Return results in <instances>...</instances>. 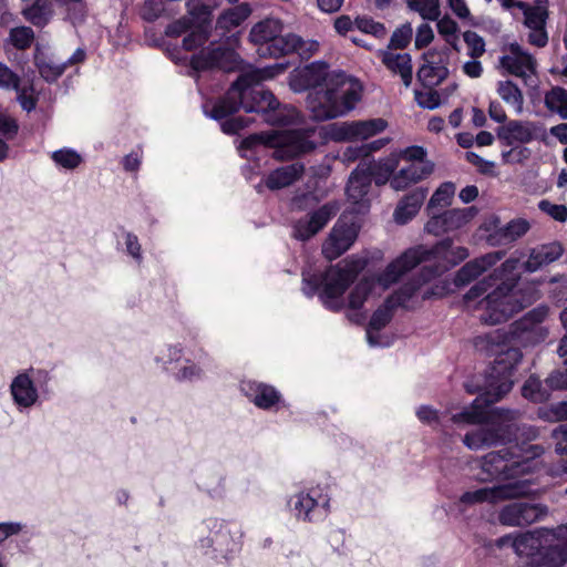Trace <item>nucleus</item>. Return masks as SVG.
<instances>
[{
    "label": "nucleus",
    "instance_id": "f257e3e1",
    "mask_svg": "<svg viewBox=\"0 0 567 567\" xmlns=\"http://www.w3.org/2000/svg\"><path fill=\"white\" fill-rule=\"evenodd\" d=\"M287 63H275L265 68H249L230 86L225 97L216 103L209 113L215 120H223L243 107L246 112L260 113L271 125H286L298 120L295 107L281 106L275 95L258 84L282 74Z\"/></svg>",
    "mask_w": 567,
    "mask_h": 567
},
{
    "label": "nucleus",
    "instance_id": "f03ea898",
    "mask_svg": "<svg viewBox=\"0 0 567 567\" xmlns=\"http://www.w3.org/2000/svg\"><path fill=\"white\" fill-rule=\"evenodd\" d=\"M295 92L311 89L307 105L313 118L326 121L346 115L354 109L361 97L359 82L343 72H330L323 62H315L296 70L289 78Z\"/></svg>",
    "mask_w": 567,
    "mask_h": 567
},
{
    "label": "nucleus",
    "instance_id": "7ed1b4c3",
    "mask_svg": "<svg viewBox=\"0 0 567 567\" xmlns=\"http://www.w3.org/2000/svg\"><path fill=\"white\" fill-rule=\"evenodd\" d=\"M518 264L517 259H507L501 268L464 295L465 307L471 311H481L478 317L484 323L504 322L539 298L535 288H530L527 295L514 290Z\"/></svg>",
    "mask_w": 567,
    "mask_h": 567
},
{
    "label": "nucleus",
    "instance_id": "20e7f679",
    "mask_svg": "<svg viewBox=\"0 0 567 567\" xmlns=\"http://www.w3.org/2000/svg\"><path fill=\"white\" fill-rule=\"evenodd\" d=\"M468 256L470 252L466 247L455 246L452 239L446 238L430 248L417 246L405 250L395 259V265L400 264L405 274L417 265L424 264L417 278H413L411 281L421 285L423 290L429 289L433 297L436 292L433 288L426 287L425 284L458 265Z\"/></svg>",
    "mask_w": 567,
    "mask_h": 567
},
{
    "label": "nucleus",
    "instance_id": "39448f33",
    "mask_svg": "<svg viewBox=\"0 0 567 567\" xmlns=\"http://www.w3.org/2000/svg\"><path fill=\"white\" fill-rule=\"evenodd\" d=\"M544 453L540 445H515L511 449L491 452L478 461L481 472L476 478L482 482L506 480L516 482L520 475L532 473L538 468L537 460ZM528 492L530 491V481Z\"/></svg>",
    "mask_w": 567,
    "mask_h": 567
},
{
    "label": "nucleus",
    "instance_id": "423d86ee",
    "mask_svg": "<svg viewBox=\"0 0 567 567\" xmlns=\"http://www.w3.org/2000/svg\"><path fill=\"white\" fill-rule=\"evenodd\" d=\"M364 267V259L353 256L348 257L328 268L320 277L303 275L302 291L308 297L319 292V298L327 309L340 311L346 306L343 295L347 288Z\"/></svg>",
    "mask_w": 567,
    "mask_h": 567
},
{
    "label": "nucleus",
    "instance_id": "0eeeda50",
    "mask_svg": "<svg viewBox=\"0 0 567 567\" xmlns=\"http://www.w3.org/2000/svg\"><path fill=\"white\" fill-rule=\"evenodd\" d=\"M468 393L473 394L480 392L478 396L471 403L470 406L463 411L455 413L451 416V421L457 426L483 424L491 420L492 424L501 423L502 421L514 422L518 419L517 411L495 409L488 411L487 406L499 401L505 394L512 390V382L503 380L498 385V391H494V383L484 385L483 388H473L468 383L465 384Z\"/></svg>",
    "mask_w": 567,
    "mask_h": 567
},
{
    "label": "nucleus",
    "instance_id": "6e6552de",
    "mask_svg": "<svg viewBox=\"0 0 567 567\" xmlns=\"http://www.w3.org/2000/svg\"><path fill=\"white\" fill-rule=\"evenodd\" d=\"M548 312L547 306H538L513 323L509 332L496 330L485 337H477L475 344L483 349L482 343L486 342L491 346L486 350L495 352L494 347L501 344L517 342L527 346L544 341L548 336V329L542 323L547 318Z\"/></svg>",
    "mask_w": 567,
    "mask_h": 567
},
{
    "label": "nucleus",
    "instance_id": "1a4fd4ad",
    "mask_svg": "<svg viewBox=\"0 0 567 567\" xmlns=\"http://www.w3.org/2000/svg\"><path fill=\"white\" fill-rule=\"evenodd\" d=\"M312 134L311 128L252 134L243 140L240 148L250 150L262 145L274 148L275 158L286 159L313 150L315 143L310 140Z\"/></svg>",
    "mask_w": 567,
    "mask_h": 567
},
{
    "label": "nucleus",
    "instance_id": "9d476101",
    "mask_svg": "<svg viewBox=\"0 0 567 567\" xmlns=\"http://www.w3.org/2000/svg\"><path fill=\"white\" fill-rule=\"evenodd\" d=\"M431 297L432 292L429 289L423 290L421 285H415L413 281H408L404 284L372 315L367 329L368 343L371 347L388 346L389 342L383 341L379 334V331L390 322L393 309L396 307L410 308L415 302L429 299Z\"/></svg>",
    "mask_w": 567,
    "mask_h": 567
},
{
    "label": "nucleus",
    "instance_id": "9b49d317",
    "mask_svg": "<svg viewBox=\"0 0 567 567\" xmlns=\"http://www.w3.org/2000/svg\"><path fill=\"white\" fill-rule=\"evenodd\" d=\"M554 535L550 529H537L517 535H506L496 540L499 548L512 547L517 556L536 567H556L551 542Z\"/></svg>",
    "mask_w": 567,
    "mask_h": 567
},
{
    "label": "nucleus",
    "instance_id": "f8f14e48",
    "mask_svg": "<svg viewBox=\"0 0 567 567\" xmlns=\"http://www.w3.org/2000/svg\"><path fill=\"white\" fill-rule=\"evenodd\" d=\"M403 275L404 271L402 270L401 265H395L394 259L377 278H363L359 281L351 290L348 298V319L352 322L361 323L365 319L364 313L360 311L364 302L380 297Z\"/></svg>",
    "mask_w": 567,
    "mask_h": 567
},
{
    "label": "nucleus",
    "instance_id": "ddd939ff",
    "mask_svg": "<svg viewBox=\"0 0 567 567\" xmlns=\"http://www.w3.org/2000/svg\"><path fill=\"white\" fill-rule=\"evenodd\" d=\"M289 507L298 520L320 522L330 513V496L323 489L312 487L292 495Z\"/></svg>",
    "mask_w": 567,
    "mask_h": 567
},
{
    "label": "nucleus",
    "instance_id": "4468645a",
    "mask_svg": "<svg viewBox=\"0 0 567 567\" xmlns=\"http://www.w3.org/2000/svg\"><path fill=\"white\" fill-rule=\"evenodd\" d=\"M528 494L527 481H516L493 487H483L467 491L460 497V504L473 506L482 503H498L502 501L522 497Z\"/></svg>",
    "mask_w": 567,
    "mask_h": 567
},
{
    "label": "nucleus",
    "instance_id": "2eb2a0df",
    "mask_svg": "<svg viewBox=\"0 0 567 567\" xmlns=\"http://www.w3.org/2000/svg\"><path fill=\"white\" fill-rule=\"evenodd\" d=\"M358 233L357 223L346 215L341 216L323 243L322 252L326 258L333 260L340 257L353 245Z\"/></svg>",
    "mask_w": 567,
    "mask_h": 567
},
{
    "label": "nucleus",
    "instance_id": "dca6fc26",
    "mask_svg": "<svg viewBox=\"0 0 567 567\" xmlns=\"http://www.w3.org/2000/svg\"><path fill=\"white\" fill-rule=\"evenodd\" d=\"M481 425L480 429L464 435L463 443L467 449L481 450L509 439L516 429V421L492 424L489 420Z\"/></svg>",
    "mask_w": 567,
    "mask_h": 567
},
{
    "label": "nucleus",
    "instance_id": "f3484780",
    "mask_svg": "<svg viewBox=\"0 0 567 567\" xmlns=\"http://www.w3.org/2000/svg\"><path fill=\"white\" fill-rule=\"evenodd\" d=\"M477 215L475 207L453 208L442 214H433L426 221L424 229L426 233L441 236L447 233L456 231L468 225Z\"/></svg>",
    "mask_w": 567,
    "mask_h": 567
},
{
    "label": "nucleus",
    "instance_id": "a211bd4d",
    "mask_svg": "<svg viewBox=\"0 0 567 567\" xmlns=\"http://www.w3.org/2000/svg\"><path fill=\"white\" fill-rule=\"evenodd\" d=\"M449 50L431 49L423 54V64L417 71V80L424 87L440 85L449 75Z\"/></svg>",
    "mask_w": 567,
    "mask_h": 567
},
{
    "label": "nucleus",
    "instance_id": "6ab92c4d",
    "mask_svg": "<svg viewBox=\"0 0 567 567\" xmlns=\"http://www.w3.org/2000/svg\"><path fill=\"white\" fill-rule=\"evenodd\" d=\"M503 52L498 65L504 72L522 79H527L536 73L535 58L517 42L504 47Z\"/></svg>",
    "mask_w": 567,
    "mask_h": 567
},
{
    "label": "nucleus",
    "instance_id": "aec40b11",
    "mask_svg": "<svg viewBox=\"0 0 567 567\" xmlns=\"http://www.w3.org/2000/svg\"><path fill=\"white\" fill-rule=\"evenodd\" d=\"M547 515V507L542 504L511 503L498 514V520L506 526H526L540 520Z\"/></svg>",
    "mask_w": 567,
    "mask_h": 567
},
{
    "label": "nucleus",
    "instance_id": "412c9836",
    "mask_svg": "<svg viewBox=\"0 0 567 567\" xmlns=\"http://www.w3.org/2000/svg\"><path fill=\"white\" fill-rule=\"evenodd\" d=\"M544 133L542 125L536 122L512 120L498 128L497 136L503 144L514 146L528 144Z\"/></svg>",
    "mask_w": 567,
    "mask_h": 567
},
{
    "label": "nucleus",
    "instance_id": "4be33fe9",
    "mask_svg": "<svg viewBox=\"0 0 567 567\" xmlns=\"http://www.w3.org/2000/svg\"><path fill=\"white\" fill-rule=\"evenodd\" d=\"M41 377L47 379L48 373L41 370L34 371L33 369L23 371L14 377L10 384V392L13 402L19 409H29L37 403L39 393L33 379L39 380Z\"/></svg>",
    "mask_w": 567,
    "mask_h": 567
},
{
    "label": "nucleus",
    "instance_id": "5701e85b",
    "mask_svg": "<svg viewBox=\"0 0 567 567\" xmlns=\"http://www.w3.org/2000/svg\"><path fill=\"white\" fill-rule=\"evenodd\" d=\"M240 58L234 50L220 47L208 48L192 59V65L196 71L212 68L234 71L240 66Z\"/></svg>",
    "mask_w": 567,
    "mask_h": 567
},
{
    "label": "nucleus",
    "instance_id": "b1692460",
    "mask_svg": "<svg viewBox=\"0 0 567 567\" xmlns=\"http://www.w3.org/2000/svg\"><path fill=\"white\" fill-rule=\"evenodd\" d=\"M371 173L359 165L350 175L347 185L348 200L355 213H364L370 206Z\"/></svg>",
    "mask_w": 567,
    "mask_h": 567
},
{
    "label": "nucleus",
    "instance_id": "393cba45",
    "mask_svg": "<svg viewBox=\"0 0 567 567\" xmlns=\"http://www.w3.org/2000/svg\"><path fill=\"white\" fill-rule=\"evenodd\" d=\"M337 203H328L309 216L299 219L293 226V236L300 240H307L319 233L328 221L338 213Z\"/></svg>",
    "mask_w": 567,
    "mask_h": 567
},
{
    "label": "nucleus",
    "instance_id": "a878e982",
    "mask_svg": "<svg viewBox=\"0 0 567 567\" xmlns=\"http://www.w3.org/2000/svg\"><path fill=\"white\" fill-rule=\"evenodd\" d=\"M386 125L383 118L344 122L334 128L333 136L342 141H363L383 132Z\"/></svg>",
    "mask_w": 567,
    "mask_h": 567
},
{
    "label": "nucleus",
    "instance_id": "bb28decb",
    "mask_svg": "<svg viewBox=\"0 0 567 567\" xmlns=\"http://www.w3.org/2000/svg\"><path fill=\"white\" fill-rule=\"evenodd\" d=\"M434 171L432 162H415L401 167L390 179L394 190H404L427 178Z\"/></svg>",
    "mask_w": 567,
    "mask_h": 567
},
{
    "label": "nucleus",
    "instance_id": "cd10ccee",
    "mask_svg": "<svg viewBox=\"0 0 567 567\" xmlns=\"http://www.w3.org/2000/svg\"><path fill=\"white\" fill-rule=\"evenodd\" d=\"M520 360L522 353L515 347H509L498 352L485 385L492 382L494 383V391H498V385L503 380L507 379L513 383L512 371Z\"/></svg>",
    "mask_w": 567,
    "mask_h": 567
},
{
    "label": "nucleus",
    "instance_id": "c85d7f7f",
    "mask_svg": "<svg viewBox=\"0 0 567 567\" xmlns=\"http://www.w3.org/2000/svg\"><path fill=\"white\" fill-rule=\"evenodd\" d=\"M503 257L502 252H489L473 260L467 261L460 268L454 277V284L463 287L478 278L483 272L493 267Z\"/></svg>",
    "mask_w": 567,
    "mask_h": 567
},
{
    "label": "nucleus",
    "instance_id": "c756f323",
    "mask_svg": "<svg viewBox=\"0 0 567 567\" xmlns=\"http://www.w3.org/2000/svg\"><path fill=\"white\" fill-rule=\"evenodd\" d=\"M305 173L303 164L296 162L272 169L262 181L270 190H279L291 186L299 181Z\"/></svg>",
    "mask_w": 567,
    "mask_h": 567
},
{
    "label": "nucleus",
    "instance_id": "7c9ffc66",
    "mask_svg": "<svg viewBox=\"0 0 567 567\" xmlns=\"http://www.w3.org/2000/svg\"><path fill=\"white\" fill-rule=\"evenodd\" d=\"M241 391L257 408L268 410L280 401V393L271 385L255 381L241 383Z\"/></svg>",
    "mask_w": 567,
    "mask_h": 567
},
{
    "label": "nucleus",
    "instance_id": "2f4dec72",
    "mask_svg": "<svg viewBox=\"0 0 567 567\" xmlns=\"http://www.w3.org/2000/svg\"><path fill=\"white\" fill-rule=\"evenodd\" d=\"M382 63L393 74L400 75L403 84L409 87L412 83V60L408 53H396L390 50L379 51Z\"/></svg>",
    "mask_w": 567,
    "mask_h": 567
},
{
    "label": "nucleus",
    "instance_id": "473e14b6",
    "mask_svg": "<svg viewBox=\"0 0 567 567\" xmlns=\"http://www.w3.org/2000/svg\"><path fill=\"white\" fill-rule=\"evenodd\" d=\"M427 195L426 188H416L405 195L399 203L393 213L395 223L404 225L413 219L421 209Z\"/></svg>",
    "mask_w": 567,
    "mask_h": 567
},
{
    "label": "nucleus",
    "instance_id": "72a5a7b5",
    "mask_svg": "<svg viewBox=\"0 0 567 567\" xmlns=\"http://www.w3.org/2000/svg\"><path fill=\"white\" fill-rule=\"evenodd\" d=\"M563 255V248L557 243L543 245L530 251L528 259L525 261V269L529 272L538 270L540 267L557 260Z\"/></svg>",
    "mask_w": 567,
    "mask_h": 567
},
{
    "label": "nucleus",
    "instance_id": "f704fd0d",
    "mask_svg": "<svg viewBox=\"0 0 567 567\" xmlns=\"http://www.w3.org/2000/svg\"><path fill=\"white\" fill-rule=\"evenodd\" d=\"M282 32V23L278 19L268 18L258 23H256L250 32L249 39L252 43L258 44L260 47H267L270 44L274 39L281 34Z\"/></svg>",
    "mask_w": 567,
    "mask_h": 567
},
{
    "label": "nucleus",
    "instance_id": "c9c22d12",
    "mask_svg": "<svg viewBox=\"0 0 567 567\" xmlns=\"http://www.w3.org/2000/svg\"><path fill=\"white\" fill-rule=\"evenodd\" d=\"M251 12L252 8L250 3H238L235 7L226 9L219 14L216 21V28L225 32L238 28L245 20L249 18Z\"/></svg>",
    "mask_w": 567,
    "mask_h": 567
},
{
    "label": "nucleus",
    "instance_id": "e433bc0d",
    "mask_svg": "<svg viewBox=\"0 0 567 567\" xmlns=\"http://www.w3.org/2000/svg\"><path fill=\"white\" fill-rule=\"evenodd\" d=\"M548 0H535L534 6L525 2L517 3V8L524 13V24L527 29L546 27L548 18Z\"/></svg>",
    "mask_w": 567,
    "mask_h": 567
},
{
    "label": "nucleus",
    "instance_id": "4c0bfd02",
    "mask_svg": "<svg viewBox=\"0 0 567 567\" xmlns=\"http://www.w3.org/2000/svg\"><path fill=\"white\" fill-rule=\"evenodd\" d=\"M299 42V35L288 33L286 35H277L267 47H260L258 54L260 56L278 58L295 52L296 43Z\"/></svg>",
    "mask_w": 567,
    "mask_h": 567
},
{
    "label": "nucleus",
    "instance_id": "58836bf2",
    "mask_svg": "<svg viewBox=\"0 0 567 567\" xmlns=\"http://www.w3.org/2000/svg\"><path fill=\"white\" fill-rule=\"evenodd\" d=\"M499 97L514 110L516 114L524 111V95L520 89L509 80L499 81L496 86Z\"/></svg>",
    "mask_w": 567,
    "mask_h": 567
},
{
    "label": "nucleus",
    "instance_id": "ea45409f",
    "mask_svg": "<svg viewBox=\"0 0 567 567\" xmlns=\"http://www.w3.org/2000/svg\"><path fill=\"white\" fill-rule=\"evenodd\" d=\"M53 13L50 0H35L22 10L23 17L35 27L45 25Z\"/></svg>",
    "mask_w": 567,
    "mask_h": 567
},
{
    "label": "nucleus",
    "instance_id": "a19ab883",
    "mask_svg": "<svg viewBox=\"0 0 567 567\" xmlns=\"http://www.w3.org/2000/svg\"><path fill=\"white\" fill-rule=\"evenodd\" d=\"M34 62L40 75L48 82H54L58 80L66 68V63H58L52 58L44 55L40 51H37Z\"/></svg>",
    "mask_w": 567,
    "mask_h": 567
},
{
    "label": "nucleus",
    "instance_id": "79ce46f5",
    "mask_svg": "<svg viewBox=\"0 0 567 567\" xmlns=\"http://www.w3.org/2000/svg\"><path fill=\"white\" fill-rule=\"evenodd\" d=\"M456 187L452 182L442 183L431 196L426 209L432 216L435 209H441L452 204Z\"/></svg>",
    "mask_w": 567,
    "mask_h": 567
},
{
    "label": "nucleus",
    "instance_id": "37998d69",
    "mask_svg": "<svg viewBox=\"0 0 567 567\" xmlns=\"http://www.w3.org/2000/svg\"><path fill=\"white\" fill-rule=\"evenodd\" d=\"M554 535L551 542L554 558H551L554 566L558 567L567 560V524L550 529Z\"/></svg>",
    "mask_w": 567,
    "mask_h": 567
},
{
    "label": "nucleus",
    "instance_id": "c03bdc74",
    "mask_svg": "<svg viewBox=\"0 0 567 567\" xmlns=\"http://www.w3.org/2000/svg\"><path fill=\"white\" fill-rule=\"evenodd\" d=\"M545 105L561 118L567 120V90L556 86L545 95Z\"/></svg>",
    "mask_w": 567,
    "mask_h": 567
},
{
    "label": "nucleus",
    "instance_id": "a18cd8bd",
    "mask_svg": "<svg viewBox=\"0 0 567 567\" xmlns=\"http://www.w3.org/2000/svg\"><path fill=\"white\" fill-rule=\"evenodd\" d=\"M50 157L58 167L63 169H75L83 162L82 155L69 147L52 152Z\"/></svg>",
    "mask_w": 567,
    "mask_h": 567
},
{
    "label": "nucleus",
    "instance_id": "49530a36",
    "mask_svg": "<svg viewBox=\"0 0 567 567\" xmlns=\"http://www.w3.org/2000/svg\"><path fill=\"white\" fill-rule=\"evenodd\" d=\"M549 391L547 386H543L542 381L536 377H529L522 388L523 396L533 402L547 401L550 396Z\"/></svg>",
    "mask_w": 567,
    "mask_h": 567
},
{
    "label": "nucleus",
    "instance_id": "de8ad7c7",
    "mask_svg": "<svg viewBox=\"0 0 567 567\" xmlns=\"http://www.w3.org/2000/svg\"><path fill=\"white\" fill-rule=\"evenodd\" d=\"M34 31L30 27L20 25L9 32L8 42L17 50H25L34 41Z\"/></svg>",
    "mask_w": 567,
    "mask_h": 567
},
{
    "label": "nucleus",
    "instance_id": "09e8293b",
    "mask_svg": "<svg viewBox=\"0 0 567 567\" xmlns=\"http://www.w3.org/2000/svg\"><path fill=\"white\" fill-rule=\"evenodd\" d=\"M408 4L424 20H437L441 13L439 0H408Z\"/></svg>",
    "mask_w": 567,
    "mask_h": 567
},
{
    "label": "nucleus",
    "instance_id": "8fccbe9b",
    "mask_svg": "<svg viewBox=\"0 0 567 567\" xmlns=\"http://www.w3.org/2000/svg\"><path fill=\"white\" fill-rule=\"evenodd\" d=\"M530 228V224L523 218L513 219L503 228V239L514 241L524 236Z\"/></svg>",
    "mask_w": 567,
    "mask_h": 567
},
{
    "label": "nucleus",
    "instance_id": "3c124183",
    "mask_svg": "<svg viewBox=\"0 0 567 567\" xmlns=\"http://www.w3.org/2000/svg\"><path fill=\"white\" fill-rule=\"evenodd\" d=\"M355 27L358 30L368 34H372L379 39H382L386 35V29L382 23L367 17H357Z\"/></svg>",
    "mask_w": 567,
    "mask_h": 567
},
{
    "label": "nucleus",
    "instance_id": "603ef678",
    "mask_svg": "<svg viewBox=\"0 0 567 567\" xmlns=\"http://www.w3.org/2000/svg\"><path fill=\"white\" fill-rule=\"evenodd\" d=\"M437 31L444 37L445 41L456 48L457 43V23L451 18L444 17L437 21Z\"/></svg>",
    "mask_w": 567,
    "mask_h": 567
},
{
    "label": "nucleus",
    "instance_id": "864d4df0",
    "mask_svg": "<svg viewBox=\"0 0 567 567\" xmlns=\"http://www.w3.org/2000/svg\"><path fill=\"white\" fill-rule=\"evenodd\" d=\"M464 41L468 49V54L473 59H478L485 52V41L474 31H466L464 33Z\"/></svg>",
    "mask_w": 567,
    "mask_h": 567
},
{
    "label": "nucleus",
    "instance_id": "5fc2aeb1",
    "mask_svg": "<svg viewBox=\"0 0 567 567\" xmlns=\"http://www.w3.org/2000/svg\"><path fill=\"white\" fill-rule=\"evenodd\" d=\"M413 29L411 23L402 24L391 35L390 47L394 49H404L411 41Z\"/></svg>",
    "mask_w": 567,
    "mask_h": 567
},
{
    "label": "nucleus",
    "instance_id": "6e6d98bb",
    "mask_svg": "<svg viewBox=\"0 0 567 567\" xmlns=\"http://www.w3.org/2000/svg\"><path fill=\"white\" fill-rule=\"evenodd\" d=\"M204 375L203 368L195 362L186 360L185 364L176 372L175 377L178 381H196Z\"/></svg>",
    "mask_w": 567,
    "mask_h": 567
},
{
    "label": "nucleus",
    "instance_id": "4d7b16f0",
    "mask_svg": "<svg viewBox=\"0 0 567 567\" xmlns=\"http://www.w3.org/2000/svg\"><path fill=\"white\" fill-rule=\"evenodd\" d=\"M415 101L420 107L427 110H435L441 105L440 94L431 89L415 91Z\"/></svg>",
    "mask_w": 567,
    "mask_h": 567
},
{
    "label": "nucleus",
    "instance_id": "13d9d810",
    "mask_svg": "<svg viewBox=\"0 0 567 567\" xmlns=\"http://www.w3.org/2000/svg\"><path fill=\"white\" fill-rule=\"evenodd\" d=\"M19 132V124L10 114L0 112V138L12 140Z\"/></svg>",
    "mask_w": 567,
    "mask_h": 567
},
{
    "label": "nucleus",
    "instance_id": "bf43d9fd",
    "mask_svg": "<svg viewBox=\"0 0 567 567\" xmlns=\"http://www.w3.org/2000/svg\"><path fill=\"white\" fill-rule=\"evenodd\" d=\"M530 151L522 145H514L511 150L502 152V159L505 164H519L527 161Z\"/></svg>",
    "mask_w": 567,
    "mask_h": 567
},
{
    "label": "nucleus",
    "instance_id": "052dcab7",
    "mask_svg": "<svg viewBox=\"0 0 567 567\" xmlns=\"http://www.w3.org/2000/svg\"><path fill=\"white\" fill-rule=\"evenodd\" d=\"M20 82V76L0 61V89L11 91V89H17Z\"/></svg>",
    "mask_w": 567,
    "mask_h": 567
},
{
    "label": "nucleus",
    "instance_id": "680f3d73",
    "mask_svg": "<svg viewBox=\"0 0 567 567\" xmlns=\"http://www.w3.org/2000/svg\"><path fill=\"white\" fill-rule=\"evenodd\" d=\"M539 209L550 216L553 219L564 223L567 220V207L565 205L553 204L543 199L538 204Z\"/></svg>",
    "mask_w": 567,
    "mask_h": 567
},
{
    "label": "nucleus",
    "instance_id": "e2e57ef3",
    "mask_svg": "<svg viewBox=\"0 0 567 567\" xmlns=\"http://www.w3.org/2000/svg\"><path fill=\"white\" fill-rule=\"evenodd\" d=\"M11 91H16L17 92V100L19 102V104L21 105V107L27 111V112H31L32 110L35 109L37 106V99L34 97L33 95V89L30 86V87H27V86H21L20 83L18 84V87L17 89H11Z\"/></svg>",
    "mask_w": 567,
    "mask_h": 567
},
{
    "label": "nucleus",
    "instance_id": "0e129e2a",
    "mask_svg": "<svg viewBox=\"0 0 567 567\" xmlns=\"http://www.w3.org/2000/svg\"><path fill=\"white\" fill-rule=\"evenodd\" d=\"M208 39L207 30L204 25H199L197 29L193 30L187 37L183 40V47L185 50H194L197 47L204 44Z\"/></svg>",
    "mask_w": 567,
    "mask_h": 567
},
{
    "label": "nucleus",
    "instance_id": "69168bd1",
    "mask_svg": "<svg viewBox=\"0 0 567 567\" xmlns=\"http://www.w3.org/2000/svg\"><path fill=\"white\" fill-rule=\"evenodd\" d=\"M550 391L567 390V368L553 371L545 380Z\"/></svg>",
    "mask_w": 567,
    "mask_h": 567
},
{
    "label": "nucleus",
    "instance_id": "338daca9",
    "mask_svg": "<svg viewBox=\"0 0 567 567\" xmlns=\"http://www.w3.org/2000/svg\"><path fill=\"white\" fill-rule=\"evenodd\" d=\"M182 355L183 349L181 346H166L161 350L159 354L156 357V361L166 367L167 364L179 361Z\"/></svg>",
    "mask_w": 567,
    "mask_h": 567
},
{
    "label": "nucleus",
    "instance_id": "774afa93",
    "mask_svg": "<svg viewBox=\"0 0 567 567\" xmlns=\"http://www.w3.org/2000/svg\"><path fill=\"white\" fill-rule=\"evenodd\" d=\"M555 450L559 454H567V424H563L553 431Z\"/></svg>",
    "mask_w": 567,
    "mask_h": 567
}]
</instances>
